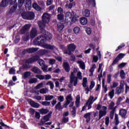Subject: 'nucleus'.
Here are the masks:
<instances>
[{
	"label": "nucleus",
	"mask_w": 129,
	"mask_h": 129,
	"mask_svg": "<svg viewBox=\"0 0 129 129\" xmlns=\"http://www.w3.org/2000/svg\"><path fill=\"white\" fill-rule=\"evenodd\" d=\"M50 19H51V15L48 13H44L42 16V21L38 22L40 28L41 30H42L41 33L44 34L43 37L44 39H46V40H51V39H52V34L49 32H46V31L44 30L46 24H48V23L50 22Z\"/></svg>",
	"instance_id": "obj_1"
},
{
	"label": "nucleus",
	"mask_w": 129,
	"mask_h": 129,
	"mask_svg": "<svg viewBox=\"0 0 129 129\" xmlns=\"http://www.w3.org/2000/svg\"><path fill=\"white\" fill-rule=\"evenodd\" d=\"M77 72H78V69L77 68H75L73 72H71L70 76L71 83H72V84H74V86H76V85H77V77L75 76Z\"/></svg>",
	"instance_id": "obj_2"
},
{
	"label": "nucleus",
	"mask_w": 129,
	"mask_h": 129,
	"mask_svg": "<svg viewBox=\"0 0 129 129\" xmlns=\"http://www.w3.org/2000/svg\"><path fill=\"white\" fill-rule=\"evenodd\" d=\"M97 109L100 110L99 112V119H100L101 117L106 115L107 108L106 106H101L100 105H98Z\"/></svg>",
	"instance_id": "obj_3"
},
{
	"label": "nucleus",
	"mask_w": 129,
	"mask_h": 129,
	"mask_svg": "<svg viewBox=\"0 0 129 129\" xmlns=\"http://www.w3.org/2000/svg\"><path fill=\"white\" fill-rule=\"evenodd\" d=\"M21 15L24 20H33L35 18V14L33 12H23Z\"/></svg>",
	"instance_id": "obj_4"
},
{
	"label": "nucleus",
	"mask_w": 129,
	"mask_h": 129,
	"mask_svg": "<svg viewBox=\"0 0 129 129\" xmlns=\"http://www.w3.org/2000/svg\"><path fill=\"white\" fill-rule=\"evenodd\" d=\"M38 61V64L42 67V66H44L45 61L39 58V56H33L31 58L28 60V63H32V62H35Z\"/></svg>",
	"instance_id": "obj_5"
},
{
	"label": "nucleus",
	"mask_w": 129,
	"mask_h": 129,
	"mask_svg": "<svg viewBox=\"0 0 129 129\" xmlns=\"http://www.w3.org/2000/svg\"><path fill=\"white\" fill-rule=\"evenodd\" d=\"M97 99V98H96L94 99V97L93 96H91L90 98H89V100L87 103H86L85 105L83 107L82 110H85V108L86 107H88V109H90L91 108V105L93 104V103Z\"/></svg>",
	"instance_id": "obj_6"
},
{
	"label": "nucleus",
	"mask_w": 129,
	"mask_h": 129,
	"mask_svg": "<svg viewBox=\"0 0 129 129\" xmlns=\"http://www.w3.org/2000/svg\"><path fill=\"white\" fill-rule=\"evenodd\" d=\"M25 2V8L27 9H31V0H18V7L22 8Z\"/></svg>",
	"instance_id": "obj_7"
},
{
	"label": "nucleus",
	"mask_w": 129,
	"mask_h": 129,
	"mask_svg": "<svg viewBox=\"0 0 129 129\" xmlns=\"http://www.w3.org/2000/svg\"><path fill=\"white\" fill-rule=\"evenodd\" d=\"M68 50H64V54H68V55H71L72 52H73L76 49V45L74 44H70L68 45Z\"/></svg>",
	"instance_id": "obj_8"
},
{
	"label": "nucleus",
	"mask_w": 129,
	"mask_h": 129,
	"mask_svg": "<svg viewBox=\"0 0 129 129\" xmlns=\"http://www.w3.org/2000/svg\"><path fill=\"white\" fill-rule=\"evenodd\" d=\"M44 40V39H42L39 42L40 46H41V47L45 48L46 49H50V50H54V49H55V46L45 43Z\"/></svg>",
	"instance_id": "obj_9"
},
{
	"label": "nucleus",
	"mask_w": 129,
	"mask_h": 129,
	"mask_svg": "<svg viewBox=\"0 0 129 129\" xmlns=\"http://www.w3.org/2000/svg\"><path fill=\"white\" fill-rule=\"evenodd\" d=\"M36 78L40 79V80H49V79H51V76L50 75H36Z\"/></svg>",
	"instance_id": "obj_10"
},
{
	"label": "nucleus",
	"mask_w": 129,
	"mask_h": 129,
	"mask_svg": "<svg viewBox=\"0 0 129 129\" xmlns=\"http://www.w3.org/2000/svg\"><path fill=\"white\" fill-rule=\"evenodd\" d=\"M74 17H73V14L70 12H67L66 13V21L70 22V21H74Z\"/></svg>",
	"instance_id": "obj_11"
},
{
	"label": "nucleus",
	"mask_w": 129,
	"mask_h": 129,
	"mask_svg": "<svg viewBox=\"0 0 129 129\" xmlns=\"http://www.w3.org/2000/svg\"><path fill=\"white\" fill-rule=\"evenodd\" d=\"M66 103L63 105V107H67V106L69 105V103H70V102H72L73 98H72V96L70 95L66 97Z\"/></svg>",
	"instance_id": "obj_12"
},
{
	"label": "nucleus",
	"mask_w": 129,
	"mask_h": 129,
	"mask_svg": "<svg viewBox=\"0 0 129 129\" xmlns=\"http://www.w3.org/2000/svg\"><path fill=\"white\" fill-rule=\"evenodd\" d=\"M124 56H125V54L123 53H120L117 57L116 58L113 60L112 65L113 66L115 64H116L120 59H122V58L124 57Z\"/></svg>",
	"instance_id": "obj_13"
},
{
	"label": "nucleus",
	"mask_w": 129,
	"mask_h": 129,
	"mask_svg": "<svg viewBox=\"0 0 129 129\" xmlns=\"http://www.w3.org/2000/svg\"><path fill=\"white\" fill-rule=\"evenodd\" d=\"M51 114H52L51 113H48L47 115L43 116V117L41 119V121H42V123H45V122H46V121H48L49 120L50 117H51Z\"/></svg>",
	"instance_id": "obj_14"
},
{
	"label": "nucleus",
	"mask_w": 129,
	"mask_h": 129,
	"mask_svg": "<svg viewBox=\"0 0 129 129\" xmlns=\"http://www.w3.org/2000/svg\"><path fill=\"white\" fill-rule=\"evenodd\" d=\"M126 110L124 109H121L119 110V115H120L123 118H125L126 117Z\"/></svg>",
	"instance_id": "obj_15"
},
{
	"label": "nucleus",
	"mask_w": 129,
	"mask_h": 129,
	"mask_svg": "<svg viewBox=\"0 0 129 129\" xmlns=\"http://www.w3.org/2000/svg\"><path fill=\"white\" fill-rule=\"evenodd\" d=\"M30 36L31 38H35V37L37 36V29L35 28H32Z\"/></svg>",
	"instance_id": "obj_16"
},
{
	"label": "nucleus",
	"mask_w": 129,
	"mask_h": 129,
	"mask_svg": "<svg viewBox=\"0 0 129 129\" xmlns=\"http://www.w3.org/2000/svg\"><path fill=\"white\" fill-rule=\"evenodd\" d=\"M77 63L79 64L80 68L82 69L83 70H84L85 69V63L83 61L79 60L77 61Z\"/></svg>",
	"instance_id": "obj_17"
},
{
	"label": "nucleus",
	"mask_w": 129,
	"mask_h": 129,
	"mask_svg": "<svg viewBox=\"0 0 129 129\" xmlns=\"http://www.w3.org/2000/svg\"><path fill=\"white\" fill-rule=\"evenodd\" d=\"M30 28H31V24H26L22 28V32L25 33V32H27V31L30 30Z\"/></svg>",
	"instance_id": "obj_18"
},
{
	"label": "nucleus",
	"mask_w": 129,
	"mask_h": 129,
	"mask_svg": "<svg viewBox=\"0 0 129 129\" xmlns=\"http://www.w3.org/2000/svg\"><path fill=\"white\" fill-rule=\"evenodd\" d=\"M95 68H96V65L95 64H93L91 66V68L90 69V72H91V74L90 76H92L93 75V72H94Z\"/></svg>",
	"instance_id": "obj_19"
},
{
	"label": "nucleus",
	"mask_w": 129,
	"mask_h": 129,
	"mask_svg": "<svg viewBox=\"0 0 129 129\" xmlns=\"http://www.w3.org/2000/svg\"><path fill=\"white\" fill-rule=\"evenodd\" d=\"M30 104L33 107H35V108H38L40 107V104L34 102L33 101H30Z\"/></svg>",
	"instance_id": "obj_20"
},
{
	"label": "nucleus",
	"mask_w": 129,
	"mask_h": 129,
	"mask_svg": "<svg viewBox=\"0 0 129 129\" xmlns=\"http://www.w3.org/2000/svg\"><path fill=\"white\" fill-rule=\"evenodd\" d=\"M63 67L66 72H69L70 71V67L69 66V64H68V63L64 62Z\"/></svg>",
	"instance_id": "obj_21"
},
{
	"label": "nucleus",
	"mask_w": 129,
	"mask_h": 129,
	"mask_svg": "<svg viewBox=\"0 0 129 129\" xmlns=\"http://www.w3.org/2000/svg\"><path fill=\"white\" fill-rule=\"evenodd\" d=\"M33 8H34V10H36V11H39L42 10V8H41L38 4L36 3H34L32 5Z\"/></svg>",
	"instance_id": "obj_22"
},
{
	"label": "nucleus",
	"mask_w": 129,
	"mask_h": 129,
	"mask_svg": "<svg viewBox=\"0 0 129 129\" xmlns=\"http://www.w3.org/2000/svg\"><path fill=\"white\" fill-rule=\"evenodd\" d=\"M83 15L85 17H89L90 16V11L88 9H85L83 12Z\"/></svg>",
	"instance_id": "obj_23"
},
{
	"label": "nucleus",
	"mask_w": 129,
	"mask_h": 129,
	"mask_svg": "<svg viewBox=\"0 0 129 129\" xmlns=\"http://www.w3.org/2000/svg\"><path fill=\"white\" fill-rule=\"evenodd\" d=\"M9 5V0H3L1 3V6L3 7V8H5L7 7Z\"/></svg>",
	"instance_id": "obj_24"
},
{
	"label": "nucleus",
	"mask_w": 129,
	"mask_h": 129,
	"mask_svg": "<svg viewBox=\"0 0 129 129\" xmlns=\"http://www.w3.org/2000/svg\"><path fill=\"white\" fill-rule=\"evenodd\" d=\"M40 114H46L49 112V110L47 109L42 108L39 110Z\"/></svg>",
	"instance_id": "obj_25"
},
{
	"label": "nucleus",
	"mask_w": 129,
	"mask_h": 129,
	"mask_svg": "<svg viewBox=\"0 0 129 129\" xmlns=\"http://www.w3.org/2000/svg\"><path fill=\"white\" fill-rule=\"evenodd\" d=\"M64 29V24L62 23H58L57 24V30L59 32H61Z\"/></svg>",
	"instance_id": "obj_26"
},
{
	"label": "nucleus",
	"mask_w": 129,
	"mask_h": 129,
	"mask_svg": "<svg viewBox=\"0 0 129 129\" xmlns=\"http://www.w3.org/2000/svg\"><path fill=\"white\" fill-rule=\"evenodd\" d=\"M87 19L83 17L81 18L80 23L82 25H86L87 24Z\"/></svg>",
	"instance_id": "obj_27"
},
{
	"label": "nucleus",
	"mask_w": 129,
	"mask_h": 129,
	"mask_svg": "<svg viewBox=\"0 0 129 129\" xmlns=\"http://www.w3.org/2000/svg\"><path fill=\"white\" fill-rule=\"evenodd\" d=\"M76 105L79 106L80 103V95H78L76 98Z\"/></svg>",
	"instance_id": "obj_28"
},
{
	"label": "nucleus",
	"mask_w": 129,
	"mask_h": 129,
	"mask_svg": "<svg viewBox=\"0 0 129 129\" xmlns=\"http://www.w3.org/2000/svg\"><path fill=\"white\" fill-rule=\"evenodd\" d=\"M33 72L34 73L40 74L42 73V71L40 70V69L37 67H34L32 69Z\"/></svg>",
	"instance_id": "obj_29"
},
{
	"label": "nucleus",
	"mask_w": 129,
	"mask_h": 129,
	"mask_svg": "<svg viewBox=\"0 0 129 129\" xmlns=\"http://www.w3.org/2000/svg\"><path fill=\"white\" fill-rule=\"evenodd\" d=\"M48 91H49V90L48 89H47V88H42L40 90V93L41 94H46Z\"/></svg>",
	"instance_id": "obj_30"
},
{
	"label": "nucleus",
	"mask_w": 129,
	"mask_h": 129,
	"mask_svg": "<svg viewBox=\"0 0 129 129\" xmlns=\"http://www.w3.org/2000/svg\"><path fill=\"white\" fill-rule=\"evenodd\" d=\"M38 50V48H28L27 49L28 53H34V52H36Z\"/></svg>",
	"instance_id": "obj_31"
},
{
	"label": "nucleus",
	"mask_w": 129,
	"mask_h": 129,
	"mask_svg": "<svg viewBox=\"0 0 129 129\" xmlns=\"http://www.w3.org/2000/svg\"><path fill=\"white\" fill-rule=\"evenodd\" d=\"M74 33L76 34V35H77L78 34H79V32H80V28L79 27H76L73 29Z\"/></svg>",
	"instance_id": "obj_32"
},
{
	"label": "nucleus",
	"mask_w": 129,
	"mask_h": 129,
	"mask_svg": "<svg viewBox=\"0 0 129 129\" xmlns=\"http://www.w3.org/2000/svg\"><path fill=\"white\" fill-rule=\"evenodd\" d=\"M91 114L90 112H88L87 113H86L85 115H84V118H86L87 119V121H90V115Z\"/></svg>",
	"instance_id": "obj_33"
},
{
	"label": "nucleus",
	"mask_w": 129,
	"mask_h": 129,
	"mask_svg": "<svg viewBox=\"0 0 129 129\" xmlns=\"http://www.w3.org/2000/svg\"><path fill=\"white\" fill-rule=\"evenodd\" d=\"M109 96L110 99H112L113 98V96H114V90L113 89L111 91L109 92Z\"/></svg>",
	"instance_id": "obj_34"
},
{
	"label": "nucleus",
	"mask_w": 129,
	"mask_h": 129,
	"mask_svg": "<svg viewBox=\"0 0 129 129\" xmlns=\"http://www.w3.org/2000/svg\"><path fill=\"white\" fill-rule=\"evenodd\" d=\"M124 91V90H123V89H121V88L117 87L116 89V93H117V94H120V93H121V92H122Z\"/></svg>",
	"instance_id": "obj_35"
},
{
	"label": "nucleus",
	"mask_w": 129,
	"mask_h": 129,
	"mask_svg": "<svg viewBox=\"0 0 129 129\" xmlns=\"http://www.w3.org/2000/svg\"><path fill=\"white\" fill-rule=\"evenodd\" d=\"M77 82H78V79L81 80L82 79V73L80 72H78L77 74Z\"/></svg>",
	"instance_id": "obj_36"
},
{
	"label": "nucleus",
	"mask_w": 129,
	"mask_h": 129,
	"mask_svg": "<svg viewBox=\"0 0 129 129\" xmlns=\"http://www.w3.org/2000/svg\"><path fill=\"white\" fill-rule=\"evenodd\" d=\"M114 106V102H111L109 106V109H112V110L114 111L115 110V107Z\"/></svg>",
	"instance_id": "obj_37"
},
{
	"label": "nucleus",
	"mask_w": 129,
	"mask_h": 129,
	"mask_svg": "<svg viewBox=\"0 0 129 129\" xmlns=\"http://www.w3.org/2000/svg\"><path fill=\"white\" fill-rule=\"evenodd\" d=\"M120 76L122 79H125V73L123 70H121L120 72Z\"/></svg>",
	"instance_id": "obj_38"
},
{
	"label": "nucleus",
	"mask_w": 129,
	"mask_h": 129,
	"mask_svg": "<svg viewBox=\"0 0 129 129\" xmlns=\"http://www.w3.org/2000/svg\"><path fill=\"white\" fill-rule=\"evenodd\" d=\"M46 85H49L50 87V89H53L54 88V83L53 82L49 81L47 83Z\"/></svg>",
	"instance_id": "obj_39"
},
{
	"label": "nucleus",
	"mask_w": 129,
	"mask_h": 129,
	"mask_svg": "<svg viewBox=\"0 0 129 129\" xmlns=\"http://www.w3.org/2000/svg\"><path fill=\"white\" fill-rule=\"evenodd\" d=\"M39 55H45L48 53V50L45 49H41L39 50Z\"/></svg>",
	"instance_id": "obj_40"
},
{
	"label": "nucleus",
	"mask_w": 129,
	"mask_h": 129,
	"mask_svg": "<svg viewBox=\"0 0 129 129\" xmlns=\"http://www.w3.org/2000/svg\"><path fill=\"white\" fill-rule=\"evenodd\" d=\"M55 109H58V110H61V109H62V107H61V103H60V102H58L56 105Z\"/></svg>",
	"instance_id": "obj_41"
},
{
	"label": "nucleus",
	"mask_w": 129,
	"mask_h": 129,
	"mask_svg": "<svg viewBox=\"0 0 129 129\" xmlns=\"http://www.w3.org/2000/svg\"><path fill=\"white\" fill-rule=\"evenodd\" d=\"M43 85H44V83H40L35 87V89H40V88L43 87Z\"/></svg>",
	"instance_id": "obj_42"
},
{
	"label": "nucleus",
	"mask_w": 129,
	"mask_h": 129,
	"mask_svg": "<svg viewBox=\"0 0 129 129\" xmlns=\"http://www.w3.org/2000/svg\"><path fill=\"white\" fill-rule=\"evenodd\" d=\"M37 81H38V80L37 79L32 78L30 79L29 83L30 84H33V83H37Z\"/></svg>",
	"instance_id": "obj_43"
},
{
	"label": "nucleus",
	"mask_w": 129,
	"mask_h": 129,
	"mask_svg": "<svg viewBox=\"0 0 129 129\" xmlns=\"http://www.w3.org/2000/svg\"><path fill=\"white\" fill-rule=\"evenodd\" d=\"M118 85V83L117 82H113L112 85L110 86V88L112 89V88H115V87H117Z\"/></svg>",
	"instance_id": "obj_44"
},
{
	"label": "nucleus",
	"mask_w": 129,
	"mask_h": 129,
	"mask_svg": "<svg viewBox=\"0 0 129 129\" xmlns=\"http://www.w3.org/2000/svg\"><path fill=\"white\" fill-rule=\"evenodd\" d=\"M57 100H58V102H60V103H61V102H63V101H64V96H57Z\"/></svg>",
	"instance_id": "obj_45"
},
{
	"label": "nucleus",
	"mask_w": 129,
	"mask_h": 129,
	"mask_svg": "<svg viewBox=\"0 0 129 129\" xmlns=\"http://www.w3.org/2000/svg\"><path fill=\"white\" fill-rule=\"evenodd\" d=\"M105 124H106L107 126H108L109 124V117L106 116L105 118Z\"/></svg>",
	"instance_id": "obj_46"
},
{
	"label": "nucleus",
	"mask_w": 129,
	"mask_h": 129,
	"mask_svg": "<svg viewBox=\"0 0 129 129\" xmlns=\"http://www.w3.org/2000/svg\"><path fill=\"white\" fill-rule=\"evenodd\" d=\"M98 61V57L95 55H93V60L92 62L94 63H96Z\"/></svg>",
	"instance_id": "obj_47"
},
{
	"label": "nucleus",
	"mask_w": 129,
	"mask_h": 129,
	"mask_svg": "<svg viewBox=\"0 0 129 129\" xmlns=\"http://www.w3.org/2000/svg\"><path fill=\"white\" fill-rule=\"evenodd\" d=\"M54 98V97L53 95H48L45 97V100L49 101V100H52Z\"/></svg>",
	"instance_id": "obj_48"
},
{
	"label": "nucleus",
	"mask_w": 129,
	"mask_h": 129,
	"mask_svg": "<svg viewBox=\"0 0 129 129\" xmlns=\"http://www.w3.org/2000/svg\"><path fill=\"white\" fill-rule=\"evenodd\" d=\"M57 19L59 21H62L64 19V15L63 14H60L57 15Z\"/></svg>",
	"instance_id": "obj_49"
},
{
	"label": "nucleus",
	"mask_w": 129,
	"mask_h": 129,
	"mask_svg": "<svg viewBox=\"0 0 129 129\" xmlns=\"http://www.w3.org/2000/svg\"><path fill=\"white\" fill-rule=\"evenodd\" d=\"M87 84V78H84L83 79V86L84 87H86V85Z\"/></svg>",
	"instance_id": "obj_50"
},
{
	"label": "nucleus",
	"mask_w": 129,
	"mask_h": 129,
	"mask_svg": "<svg viewBox=\"0 0 129 129\" xmlns=\"http://www.w3.org/2000/svg\"><path fill=\"white\" fill-rule=\"evenodd\" d=\"M115 122H116V125H117L118 123H119V121H118V115L115 114V118H114Z\"/></svg>",
	"instance_id": "obj_51"
},
{
	"label": "nucleus",
	"mask_w": 129,
	"mask_h": 129,
	"mask_svg": "<svg viewBox=\"0 0 129 129\" xmlns=\"http://www.w3.org/2000/svg\"><path fill=\"white\" fill-rule=\"evenodd\" d=\"M17 5H15V6H13L11 9H10V12L11 13H15V12L17 10Z\"/></svg>",
	"instance_id": "obj_52"
},
{
	"label": "nucleus",
	"mask_w": 129,
	"mask_h": 129,
	"mask_svg": "<svg viewBox=\"0 0 129 129\" xmlns=\"http://www.w3.org/2000/svg\"><path fill=\"white\" fill-rule=\"evenodd\" d=\"M51 103L50 102H47V101H43L41 102V104L42 105H44L45 106H49Z\"/></svg>",
	"instance_id": "obj_53"
},
{
	"label": "nucleus",
	"mask_w": 129,
	"mask_h": 129,
	"mask_svg": "<svg viewBox=\"0 0 129 129\" xmlns=\"http://www.w3.org/2000/svg\"><path fill=\"white\" fill-rule=\"evenodd\" d=\"M119 88L124 90V81H121Z\"/></svg>",
	"instance_id": "obj_54"
},
{
	"label": "nucleus",
	"mask_w": 129,
	"mask_h": 129,
	"mask_svg": "<svg viewBox=\"0 0 129 129\" xmlns=\"http://www.w3.org/2000/svg\"><path fill=\"white\" fill-rule=\"evenodd\" d=\"M30 75H31V73L29 72H27L24 73L23 77L24 78H27V77H29V76H30Z\"/></svg>",
	"instance_id": "obj_55"
},
{
	"label": "nucleus",
	"mask_w": 129,
	"mask_h": 129,
	"mask_svg": "<svg viewBox=\"0 0 129 129\" xmlns=\"http://www.w3.org/2000/svg\"><path fill=\"white\" fill-rule=\"evenodd\" d=\"M107 82L108 83H110V82H111V75L109 74L107 76Z\"/></svg>",
	"instance_id": "obj_56"
},
{
	"label": "nucleus",
	"mask_w": 129,
	"mask_h": 129,
	"mask_svg": "<svg viewBox=\"0 0 129 129\" xmlns=\"http://www.w3.org/2000/svg\"><path fill=\"white\" fill-rule=\"evenodd\" d=\"M38 4L39 6H41V7L42 8V9H44L45 8V3L43 1H39Z\"/></svg>",
	"instance_id": "obj_57"
},
{
	"label": "nucleus",
	"mask_w": 129,
	"mask_h": 129,
	"mask_svg": "<svg viewBox=\"0 0 129 129\" xmlns=\"http://www.w3.org/2000/svg\"><path fill=\"white\" fill-rule=\"evenodd\" d=\"M68 121H69V118L68 117H63L62 122L66 123L67 122H68Z\"/></svg>",
	"instance_id": "obj_58"
},
{
	"label": "nucleus",
	"mask_w": 129,
	"mask_h": 129,
	"mask_svg": "<svg viewBox=\"0 0 129 129\" xmlns=\"http://www.w3.org/2000/svg\"><path fill=\"white\" fill-rule=\"evenodd\" d=\"M86 32L88 35H90L91 34L92 30H91V28H88L86 30Z\"/></svg>",
	"instance_id": "obj_59"
},
{
	"label": "nucleus",
	"mask_w": 129,
	"mask_h": 129,
	"mask_svg": "<svg viewBox=\"0 0 129 129\" xmlns=\"http://www.w3.org/2000/svg\"><path fill=\"white\" fill-rule=\"evenodd\" d=\"M124 98V97L122 98L121 97L118 98L117 100V104H119V103H120V102L122 101V100H123Z\"/></svg>",
	"instance_id": "obj_60"
},
{
	"label": "nucleus",
	"mask_w": 129,
	"mask_h": 129,
	"mask_svg": "<svg viewBox=\"0 0 129 129\" xmlns=\"http://www.w3.org/2000/svg\"><path fill=\"white\" fill-rule=\"evenodd\" d=\"M114 116V111L112 110L110 113V118L111 119H113V116Z\"/></svg>",
	"instance_id": "obj_61"
},
{
	"label": "nucleus",
	"mask_w": 129,
	"mask_h": 129,
	"mask_svg": "<svg viewBox=\"0 0 129 129\" xmlns=\"http://www.w3.org/2000/svg\"><path fill=\"white\" fill-rule=\"evenodd\" d=\"M66 8H68V9H72V7H73V4L71 3L69 4L66 5Z\"/></svg>",
	"instance_id": "obj_62"
},
{
	"label": "nucleus",
	"mask_w": 129,
	"mask_h": 129,
	"mask_svg": "<svg viewBox=\"0 0 129 129\" xmlns=\"http://www.w3.org/2000/svg\"><path fill=\"white\" fill-rule=\"evenodd\" d=\"M94 86H95V82H94V81H93L91 82V85L90 86V89H92V88H93V87H94Z\"/></svg>",
	"instance_id": "obj_63"
},
{
	"label": "nucleus",
	"mask_w": 129,
	"mask_h": 129,
	"mask_svg": "<svg viewBox=\"0 0 129 129\" xmlns=\"http://www.w3.org/2000/svg\"><path fill=\"white\" fill-rule=\"evenodd\" d=\"M16 70L13 68L10 69L9 71L10 74H15Z\"/></svg>",
	"instance_id": "obj_64"
}]
</instances>
